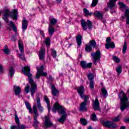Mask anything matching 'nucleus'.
Returning a JSON list of instances; mask_svg holds the SVG:
<instances>
[{"label": "nucleus", "instance_id": "nucleus-1", "mask_svg": "<svg viewBox=\"0 0 129 129\" xmlns=\"http://www.w3.org/2000/svg\"><path fill=\"white\" fill-rule=\"evenodd\" d=\"M22 72L28 77V80H29V83L31 85L30 92L32 97H34V94L37 91V84L34 82V80L32 79V75L31 74V68L30 67L25 66L22 68Z\"/></svg>", "mask_w": 129, "mask_h": 129}, {"label": "nucleus", "instance_id": "nucleus-2", "mask_svg": "<svg viewBox=\"0 0 129 129\" xmlns=\"http://www.w3.org/2000/svg\"><path fill=\"white\" fill-rule=\"evenodd\" d=\"M57 110H58V113L62 114V116L58 119V121L63 123L67 117V113L65 111V108L60 106L59 103H55L52 108V111L55 113Z\"/></svg>", "mask_w": 129, "mask_h": 129}, {"label": "nucleus", "instance_id": "nucleus-3", "mask_svg": "<svg viewBox=\"0 0 129 129\" xmlns=\"http://www.w3.org/2000/svg\"><path fill=\"white\" fill-rule=\"evenodd\" d=\"M118 97L120 100V108L121 111H123L126 107H128V103H127L128 102V99L122 91L119 93Z\"/></svg>", "mask_w": 129, "mask_h": 129}, {"label": "nucleus", "instance_id": "nucleus-4", "mask_svg": "<svg viewBox=\"0 0 129 129\" xmlns=\"http://www.w3.org/2000/svg\"><path fill=\"white\" fill-rule=\"evenodd\" d=\"M4 13L3 20L7 23L9 22V20L8 19V17H12L14 20H17V10H12V12H11L6 9L5 10Z\"/></svg>", "mask_w": 129, "mask_h": 129}, {"label": "nucleus", "instance_id": "nucleus-5", "mask_svg": "<svg viewBox=\"0 0 129 129\" xmlns=\"http://www.w3.org/2000/svg\"><path fill=\"white\" fill-rule=\"evenodd\" d=\"M91 56L92 58L93 63L96 65V63L100 60L101 58V52L100 50H97L96 52H93L91 53Z\"/></svg>", "mask_w": 129, "mask_h": 129}, {"label": "nucleus", "instance_id": "nucleus-6", "mask_svg": "<svg viewBox=\"0 0 129 129\" xmlns=\"http://www.w3.org/2000/svg\"><path fill=\"white\" fill-rule=\"evenodd\" d=\"M33 109L35 114L34 117L33 126H34L35 128H38V124L40 123V122L38 121V116H39V114L38 113V109H37V105L36 104H34Z\"/></svg>", "mask_w": 129, "mask_h": 129}, {"label": "nucleus", "instance_id": "nucleus-7", "mask_svg": "<svg viewBox=\"0 0 129 129\" xmlns=\"http://www.w3.org/2000/svg\"><path fill=\"white\" fill-rule=\"evenodd\" d=\"M83 99H84V101L80 104L79 111L83 112L87 111V108H86V106L89 102L88 100L89 99V96H86Z\"/></svg>", "mask_w": 129, "mask_h": 129}, {"label": "nucleus", "instance_id": "nucleus-8", "mask_svg": "<svg viewBox=\"0 0 129 129\" xmlns=\"http://www.w3.org/2000/svg\"><path fill=\"white\" fill-rule=\"evenodd\" d=\"M18 47L21 53L19 54V58L22 59V60H25L26 58L25 57V52L24 51V43L21 39L18 41Z\"/></svg>", "mask_w": 129, "mask_h": 129}, {"label": "nucleus", "instance_id": "nucleus-9", "mask_svg": "<svg viewBox=\"0 0 129 129\" xmlns=\"http://www.w3.org/2000/svg\"><path fill=\"white\" fill-rule=\"evenodd\" d=\"M87 23L85 22L84 20H82L81 21V24L82 25V27L83 28V31H87V27L89 30L92 28V23L90 20H87ZM87 26V27H86Z\"/></svg>", "mask_w": 129, "mask_h": 129}, {"label": "nucleus", "instance_id": "nucleus-10", "mask_svg": "<svg viewBox=\"0 0 129 129\" xmlns=\"http://www.w3.org/2000/svg\"><path fill=\"white\" fill-rule=\"evenodd\" d=\"M100 122L103 126H105V127H108L109 128H115L116 127L114 123L110 121L101 120Z\"/></svg>", "mask_w": 129, "mask_h": 129}, {"label": "nucleus", "instance_id": "nucleus-11", "mask_svg": "<svg viewBox=\"0 0 129 129\" xmlns=\"http://www.w3.org/2000/svg\"><path fill=\"white\" fill-rule=\"evenodd\" d=\"M36 78L39 79L42 76H48L47 73H44V67L41 66L40 68H37Z\"/></svg>", "mask_w": 129, "mask_h": 129}, {"label": "nucleus", "instance_id": "nucleus-12", "mask_svg": "<svg viewBox=\"0 0 129 129\" xmlns=\"http://www.w3.org/2000/svg\"><path fill=\"white\" fill-rule=\"evenodd\" d=\"M54 126V127H56V125H53V123L51 121L50 119V117L49 116H45V120L44 121V126L45 128H49V127H51L52 126Z\"/></svg>", "mask_w": 129, "mask_h": 129}, {"label": "nucleus", "instance_id": "nucleus-13", "mask_svg": "<svg viewBox=\"0 0 129 129\" xmlns=\"http://www.w3.org/2000/svg\"><path fill=\"white\" fill-rule=\"evenodd\" d=\"M77 91L79 95H80L81 98L84 99L85 96H89L88 95H84V92H85V89H84V86H81L77 89Z\"/></svg>", "mask_w": 129, "mask_h": 129}, {"label": "nucleus", "instance_id": "nucleus-14", "mask_svg": "<svg viewBox=\"0 0 129 129\" xmlns=\"http://www.w3.org/2000/svg\"><path fill=\"white\" fill-rule=\"evenodd\" d=\"M80 65L83 69H87V68H90L92 66V63L89 62L87 63L86 61L82 60L81 61Z\"/></svg>", "mask_w": 129, "mask_h": 129}, {"label": "nucleus", "instance_id": "nucleus-15", "mask_svg": "<svg viewBox=\"0 0 129 129\" xmlns=\"http://www.w3.org/2000/svg\"><path fill=\"white\" fill-rule=\"evenodd\" d=\"M36 99L37 103V108L40 112H43V111H44V109L43 108V106L41 105V101L40 100V97L37 96Z\"/></svg>", "mask_w": 129, "mask_h": 129}, {"label": "nucleus", "instance_id": "nucleus-16", "mask_svg": "<svg viewBox=\"0 0 129 129\" xmlns=\"http://www.w3.org/2000/svg\"><path fill=\"white\" fill-rule=\"evenodd\" d=\"M17 129H26V125L21 124L18 117H17Z\"/></svg>", "mask_w": 129, "mask_h": 129}, {"label": "nucleus", "instance_id": "nucleus-17", "mask_svg": "<svg viewBox=\"0 0 129 129\" xmlns=\"http://www.w3.org/2000/svg\"><path fill=\"white\" fill-rule=\"evenodd\" d=\"M51 93H52V95H53V96H57V94L59 93V90L56 89V87L55 86V85H51Z\"/></svg>", "mask_w": 129, "mask_h": 129}, {"label": "nucleus", "instance_id": "nucleus-18", "mask_svg": "<svg viewBox=\"0 0 129 129\" xmlns=\"http://www.w3.org/2000/svg\"><path fill=\"white\" fill-rule=\"evenodd\" d=\"M28 20L25 19L23 20H22V29L23 32H25V31L27 30V28H28Z\"/></svg>", "mask_w": 129, "mask_h": 129}, {"label": "nucleus", "instance_id": "nucleus-19", "mask_svg": "<svg viewBox=\"0 0 129 129\" xmlns=\"http://www.w3.org/2000/svg\"><path fill=\"white\" fill-rule=\"evenodd\" d=\"M94 16L98 19V20H102L103 15L100 12V11H96L94 13Z\"/></svg>", "mask_w": 129, "mask_h": 129}, {"label": "nucleus", "instance_id": "nucleus-20", "mask_svg": "<svg viewBox=\"0 0 129 129\" xmlns=\"http://www.w3.org/2000/svg\"><path fill=\"white\" fill-rule=\"evenodd\" d=\"M43 98L47 104L48 112H50L51 111V106H50V100H49V98H48L47 96H44Z\"/></svg>", "mask_w": 129, "mask_h": 129}, {"label": "nucleus", "instance_id": "nucleus-21", "mask_svg": "<svg viewBox=\"0 0 129 129\" xmlns=\"http://www.w3.org/2000/svg\"><path fill=\"white\" fill-rule=\"evenodd\" d=\"M93 107L95 110H99V102L98 99H96L93 104Z\"/></svg>", "mask_w": 129, "mask_h": 129}, {"label": "nucleus", "instance_id": "nucleus-22", "mask_svg": "<svg viewBox=\"0 0 129 129\" xmlns=\"http://www.w3.org/2000/svg\"><path fill=\"white\" fill-rule=\"evenodd\" d=\"M76 41L78 44V46L79 47H80L82 43V35H77L76 37Z\"/></svg>", "mask_w": 129, "mask_h": 129}, {"label": "nucleus", "instance_id": "nucleus-23", "mask_svg": "<svg viewBox=\"0 0 129 129\" xmlns=\"http://www.w3.org/2000/svg\"><path fill=\"white\" fill-rule=\"evenodd\" d=\"M117 0H110L109 3L107 4L108 8L110 9H112V8H114V6H115V2Z\"/></svg>", "mask_w": 129, "mask_h": 129}, {"label": "nucleus", "instance_id": "nucleus-24", "mask_svg": "<svg viewBox=\"0 0 129 129\" xmlns=\"http://www.w3.org/2000/svg\"><path fill=\"white\" fill-rule=\"evenodd\" d=\"M54 32H55V29L53 28V26H52L51 24H49L48 33L50 36H52L53 34H54Z\"/></svg>", "mask_w": 129, "mask_h": 129}, {"label": "nucleus", "instance_id": "nucleus-25", "mask_svg": "<svg viewBox=\"0 0 129 129\" xmlns=\"http://www.w3.org/2000/svg\"><path fill=\"white\" fill-rule=\"evenodd\" d=\"M125 17L126 18V24L129 25V9H127L125 10L124 13Z\"/></svg>", "mask_w": 129, "mask_h": 129}, {"label": "nucleus", "instance_id": "nucleus-26", "mask_svg": "<svg viewBox=\"0 0 129 129\" xmlns=\"http://www.w3.org/2000/svg\"><path fill=\"white\" fill-rule=\"evenodd\" d=\"M45 57V49L42 48L39 52V57L41 60H43Z\"/></svg>", "mask_w": 129, "mask_h": 129}, {"label": "nucleus", "instance_id": "nucleus-27", "mask_svg": "<svg viewBox=\"0 0 129 129\" xmlns=\"http://www.w3.org/2000/svg\"><path fill=\"white\" fill-rule=\"evenodd\" d=\"M25 105L28 109L30 113H33V109H32V107L31 106V104H30V103L28 101H25Z\"/></svg>", "mask_w": 129, "mask_h": 129}, {"label": "nucleus", "instance_id": "nucleus-28", "mask_svg": "<svg viewBox=\"0 0 129 129\" xmlns=\"http://www.w3.org/2000/svg\"><path fill=\"white\" fill-rule=\"evenodd\" d=\"M89 44H90V45H91V47H93V48H97L95 40L92 39V40L90 41Z\"/></svg>", "mask_w": 129, "mask_h": 129}, {"label": "nucleus", "instance_id": "nucleus-29", "mask_svg": "<svg viewBox=\"0 0 129 129\" xmlns=\"http://www.w3.org/2000/svg\"><path fill=\"white\" fill-rule=\"evenodd\" d=\"M85 50L86 52H91L92 51V46L90 44H86Z\"/></svg>", "mask_w": 129, "mask_h": 129}, {"label": "nucleus", "instance_id": "nucleus-30", "mask_svg": "<svg viewBox=\"0 0 129 129\" xmlns=\"http://www.w3.org/2000/svg\"><path fill=\"white\" fill-rule=\"evenodd\" d=\"M15 74V70L13 67H10V69L9 70V77L10 78H12L13 77V76Z\"/></svg>", "mask_w": 129, "mask_h": 129}, {"label": "nucleus", "instance_id": "nucleus-31", "mask_svg": "<svg viewBox=\"0 0 129 129\" xmlns=\"http://www.w3.org/2000/svg\"><path fill=\"white\" fill-rule=\"evenodd\" d=\"M83 11L85 17H88V16H91L92 15V13H89V11L86 8H84Z\"/></svg>", "mask_w": 129, "mask_h": 129}, {"label": "nucleus", "instance_id": "nucleus-32", "mask_svg": "<svg viewBox=\"0 0 129 129\" xmlns=\"http://www.w3.org/2000/svg\"><path fill=\"white\" fill-rule=\"evenodd\" d=\"M10 27L12 28V29H13V31H14L15 33H17V28L16 27V25L13 22V21L10 22Z\"/></svg>", "mask_w": 129, "mask_h": 129}, {"label": "nucleus", "instance_id": "nucleus-33", "mask_svg": "<svg viewBox=\"0 0 129 129\" xmlns=\"http://www.w3.org/2000/svg\"><path fill=\"white\" fill-rule=\"evenodd\" d=\"M111 41V38L110 37L107 38L106 40V43L105 44V48L106 49H109V46L108 45L109 44V42Z\"/></svg>", "mask_w": 129, "mask_h": 129}, {"label": "nucleus", "instance_id": "nucleus-34", "mask_svg": "<svg viewBox=\"0 0 129 129\" xmlns=\"http://www.w3.org/2000/svg\"><path fill=\"white\" fill-rule=\"evenodd\" d=\"M3 51L5 54H7V55H9L11 52V50L8 48V45H5V49H3Z\"/></svg>", "mask_w": 129, "mask_h": 129}, {"label": "nucleus", "instance_id": "nucleus-35", "mask_svg": "<svg viewBox=\"0 0 129 129\" xmlns=\"http://www.w3.org/2000/svg\"><path fill=\"white\" fill-rule=\"evenodd\" d=\"M126 49H127V45H126V42L124 41V44L123 45V49H122V53L123 54H125L126 52Z\"/></svg>", "mask_w": 129, "mask_h": 129}, {"label": "nucleus", "instance_id": "nucleus-36", "mask_svg": "<svg viewBox=\"0 0 129 129\" xmlns=\"http://www.w3.org/2000/svg\"><path fill=\"white\" fill-rule=\"evenodd\" d=\"M112 59L116 63H119V62H120V59H119V58H118V57H117L116 56H113Z\"/></svg>", "mask_w": 129, "mask_h": 129}, {"label": "nucleus", "instance_id": "nucleus-37", "mask_svg": "<svg viewBox=\"0 0 129 129\" xmlns=\"http://www.w3.org/2000/svg\"><path fill=\"white\" fill-rule=\"evenodd\" d=\"M122 70V67L121 66H118L116 69V71L118 74H120V73H121Z\"/></svg>", "mask_w": 129, "mask_h": 129}, {"label": "nucleus", "instance_id": "nucleus-38", "mask_svg": "<svg viewBox=\"0 0 129 129\" xmlns=\"http://www.w3.org/2000/svg\"><path fill=\"white\" fill-rule=\"evenodd\" d=\"M50 22L51 26H54L56 23H57V20L55 18H52L50 20Z\"/></svg>", "mask_w": 129, "mask_h": 129}, {"label": "nucleus", "instance_id": "nucleus-39", "mask_svg": "<svg viewBox=\"0 0 129 129\" xmlns=\"http://www.w3.org/2000/svg\"><path fill=\"white\" fill-rule=\"evenodd\" d=\"M88 78L90 81H93V79L94 78V76L91 73H89L88 75Z\"/></svg>", "mask_w": 129, "mask_h": 129}, {"label": "nucleus", "instance_id": "nucleus-40", "mask_svg": "<svg viewBox=\"0 0 129 129\" xmlns=\"http://www.w3.org/2000/svg\"><path fill=\"white\" fill-rule=\"evenodd\" d=\"M101 92L103 96H107V91L104 88L101 89Z\"/></svg>", "mask_w": 129, "mask_h": 129}, {"label": "nucleus", "instance_id": "nucleus-41", "mask_svg": "<svg viewBox=\"0 0 129 129\" xmlns=\"http://www.w3.org/2000/svg\"><path fill=\"white\" fill-rule=\"evenodd\" d=\"M80 121L83 125H86V124H87V121H86V119L82 118H81Z\"/></svg>", "mask_w": 129, "mask_h": 129}, {"label": "nucleus", "instance_id": "nucleus-42", "mask_svg": "<svg viewBox=\"0 0 129 129\" xmlns=\"http://www.w3.org/2000/svg\"><path fill=\"white\" fill-rule=\"evenodd\" d=\"M91 119L93 121H96V120H97V117H96V114H95V113L92 114Z\"/></svg>", "mask_w": 129, "mask_h": 129}, {"label": "nucleus", "instance_id": "nucleus-43", "mask_svg": "<svg viewBox=\"0 0 129 129\" xmlns=\"http://www.w3.org/2000/svg\"><path fill=\"white\" fill-rule=\"evenodd\" d=\"M45 44L47 47H49L50 46V38L47 37L45 39Z\"/></svg>", "mask_w": 129, "mask_h": 129}, {"label": "nucleus", "instance_id": "nucleus-44", "mask_svg": "<svg viewBox=\"0 0 129 129\" xmlns=\"http://www.w3.org/2000/svg\"><path fill=\"white\" fill-rule=\"evenodd\" d=\"M108 47L109 48H111L112 49L115 48V45L114 44V42L109 43Z\"/></svg>", "mask_w": 129, "mask_h": 129}, {"label": "nucleus", "instance_id": "nucleus-45", "mask_svg": "<svg viewBox=\"0 0 129 129\" xmlns=\"http://www.w3.org/2000/svg\"><path fill=\"white\" fill-rule=\"evenodd\" d=\"M89 87L91 89H93L94 87V82L93 81H90Z\"/></svg>", "mask_w": 129, "mask_h": 129}, {"label": "nucleus", "instance_id": "nucleus-46", "mask_svg": "<svg viewBox=\"0 0 129 129\" xmlns=\"http://www.w3.org/2000/svg\"><path fill=\"white\" fill-rule=\"evenodd\" d=\"M98 3V0H93L91 6L92 7H95Z\"/></svg>", "mask_w": 129, "mask_h": 129}, {"label": "nucleus", "instance_id": "nucleus-47", "mask_svg": "<svg viewBox=\"0 0 129 129\" xmlns=\"http://www.w3.org/2000/svg\"><path fill=\"white\" fill-rule=\"evenodd\" d=\"M25 92L26 93H29V92H30V85H27L24 89Z\"/></svg>", "mask_w": 129, "mask_h": 129}, {"label": "nucleus", "instance_id": "nucleus-48", "mask_svg": "<svg viewBox=\"0 0 129 129\" xmlns=\"http://www.w3.org/2000/svg\"><path fill=\"white\" fill-rule=\"evenodd\" d=\"M51 55L53 58H56L57 57V51L55 50H52Z\"/></svg>", "mask_w": 129, "mask_h": 129}, {"label": "nucleus", "instance_id": "nucleus-49", "mask_svg": "<svg viewBox=\"0 0 129 129\" xmlns=\"http://www.w3.org/2000/svg\"><path fill=\"white\" fill-rule=\"evenodd\" d=\"M22 92V89L20 87H17V95H19Z\"/></svg>", "mask_w": 129, "mask_h": 129}, {"label": "nucleus", "instance_id": "nucleus-50", "mask_svg": "<svg viewBox=\"0 0 129 129\" xmlns=\"http://www.w3.org/2000/svg\"><path fill=\"white\" fill-rule=\"evenodd\" d=\"M112 121H114L115 122L119 121V116H117L115 117L114 119H113Z\"/></svg>", "mask_w": 129, "mask_h": 129}, {"label": "nucleus", "instance_id": "nucleus-51", "mask_svg": "<svg viewBox=\"0 0 129 129\" xmlns=\"http://www.w3.org/2000/svg\"><path fill=\"white\" fill-rule=\"evenodd\" d=\"M119 6L120 8H125V5L122 2H119Z\"/></svg>", "mask_w": 129, "mask_h": 129}, {"label": "nucleus", "instance_id": "nucleus-52", "mask_svg": "<svg viewBox=\"0 0 129 129\" xmlns=\"http://www.w3.org/2000/svg\"><path fill=\"white\" fill-rule=\"evenodd\" d=\"M10 129H17V126L15 125H12L11 126Z\"/></svg>", "mask_w": 129, "mask_h": 129}, {"label": "nucleus", "instance_id": "nucleus-53", "mask_svg": "<svg viewBox=\"0 0 129 129\" xmlns=\"http://www.w3.org/2000/svg\"><path fill=\"white\" fill-rule=\"evenodd\" d=\"M11 40L12 41H14V42H15L16 41V36H12V38H11Z\"/></svg>", "mask_w": 129, "mask_h": 129}, {"label": "nucleus", "instance_id": "nucleus-54", "mask_svg": "<svg viewBox=\"0 0 129 129\" xmlns=\"http://www.w3.org/2000/svg\"><path fill=\"white\" fill-rule=\"evenodd\" d=\"M14 90L15 91V95H17V86H14Z\"/></svg>", "mask_w": 129, "mask_h": 129}, {"label": "nucleus", "instance_id": "nucleus-55", "mask_svg": "<svg viewBox=\"0 0 129 129\" xmlns=\"http://www.w3.org/2000/svg\"><path fill=\"white\" fill-rule=\"evenodd\" d=\"M4 71V68H3V66L0 64V72H3Z\"/></svg>", "mask_w": 129, "mask_h": 129}, {"label": "nucleus", "instance_id": "nucleus-56", "mask_svg": "<svg viewBox=\"0 0 129 129\" xmlns=\"http://www.w3.org/2000/svg\"><path fill=\"white\" fill-rule=\"evenodd\" d=\"M40 33L41 35H42L43 36V37L44 36V31H40Z\"/></svg>", "mask_w": 129, "mask_h": 129}, {"label": "nucleus", "instance_id": "nucleus-57", "mask_svg": "<svg viewBox=\"0 0 129 129\" xmlns=\"http://www.w3.org/2000/svg\"><path fill=\"white\" fill-rule=\"evenodd\" d=\"M101 20V21H102V22L104 24V23H105V19H103V18H102V19H100Z\"/></svg>", "mask_w": 129, "mask_h": 129}, {"label": "nucleus", "instance_id": "nucleus-58", "mask_svg": "<svg viewBox=\"0 0 129 129\" xmlns=\"http://www.w3.org/2000/svg\"><path fill=\"white\" fill-rule=\"evenodd\" d=\"M57 4H60L62 0H56Z\"/></svg>", "mask_w": 129, "mask_h": 129}, {"label": "nucleus", "instance_id": "nucleus-59", "mask_svg": "<svg viewBox=\"0 0 129 129\" xmlns=\"http://www.w3.org/2000/svg\"><path fill=\"white\" fill-rule=\"evenodd\" d=\"M48 79H49V80L52 81V76H49L48 77Z\"/></svg>", "mask_w": 129, "mask_h": 129}, {"label": "nucleus", "instance_id": "nucleus-60", "mask_svg": "<svg viewBox=\"0 0 129 129\" xmlns=\"http://www.w3.org/2000/svg\"><path fill=\"white\" fill-rule=\"evenodd\" d=\"M15 122H17V114H15Z\"/></svg>", "mask_w": 129, "mask_h": 129}, {"label": "nucleus", "instance_id": "nucleus-61", "mask_svg": "<svg viewBox=\"0 0 129 129\" xmlns=\"http://www.w3.org/2000/svg\"><path fill=\"white\" fill-rule=\"evenodd\" d=\"M120 129H125V126H121Z\"/></svg>", "mask_w": 129, "mask_h": 129}, {"label": "nucleus", "instance_id": "nucleus-62", "mask_svg": "<svg viewBox=\"0 0 129 129\" xmlns=\"http://www.w3.org/2000/svg\"><path fill=\"white\" fill-rule=\"evenodd\" d=\"M125 121L126 122H129V118H127V119H126L125 120Z\"/></svg>", "mask_w": 129, "mask_h": 129}, {"label": "nucleus", "instance_id": "nucleus-63", "mask_svg": "<svg viewBox=\"0 0 129 129\" xmlns=\"http://www.w3.org/2000/svg\"><path fill=\"white\" fill-rule=\"evenodd\" d=\"M88 129H93V128H92V126H90L88 128Z\"/></svg>", "mask_w": 129, "mask_h": 129}, {"label": "nucleus", "instance_id": "nucleus-64", "mask_svg": "<svg viewBox=\"0 0 129 129\" xmlns=\"http://www.w3.org/2000/svg\"><path fill=\"white\" fill-rule=\"evenodd\" d=\"M59 75L60 76H62L63 75L62 74H60Z\"/></svg>", "mask_w": 129, "mask_h": 129}]
</instances>
